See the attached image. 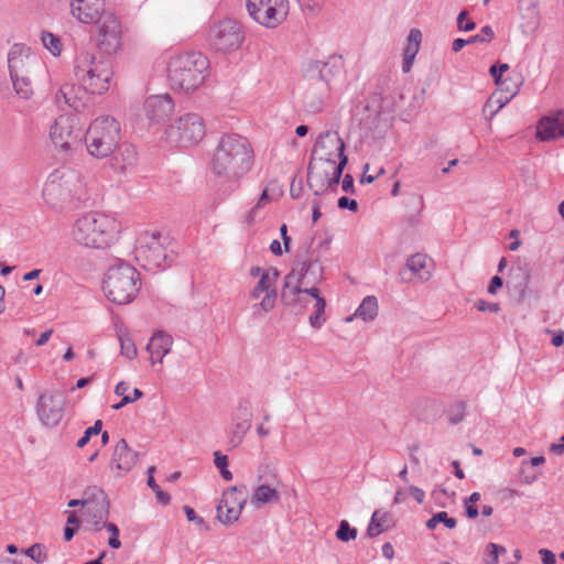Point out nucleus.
<instances>
[{
  "mask_svg": "<svg viewBox=\"0 0 564 564\" xmlns=\"http://www.w3.org/2000/svg\"><path fill=\"white\" fill-rule=\"evenodd\" d=\"M172 344L173 338L171 335L162 330L155 332L147 345L151 362L153 365L155 362L162 364L163 358L171 351Z\"/></svg>",
  "mask_w": 564,
  "mask_h": 564,
  "instance_id": "7c9ffc66",
  "label": "nucleus"
},
{
  "mask_svg": "<svg viewBox=\"0 0 564 564\" xmlns=\"http://www.w3.org/2000/svg\"><path fill=\"white\" fill-rule=\"evenodd\" d=\"M245 34L237 21L227 19L213 25L209 40L217 51L231 52L240 47Z\"/></svg>",
  "mask_w": 564,
  "mask_h": 564,
  "instance_id": "dca6fc26",
  "label": "nucleus"
},
{
  "mask_svg": "<svg viewBox=\"0 0 564 564\" xmlns=\"http://www.w3.org/2000/svg\"><path fill=\"white\" fill-rule=\"evenodd\" d=\"M134 252L135 259L147 270L164 269L169 259L159 231L141 235Z\"/></svg>",
  "mask_w": 564,
  "mask_h": 564,
  "instance_id": "9b49d317",
  "label": "nucleus"
},
{
  "mask_svg": "<svg viewBox=\"0 0 564 564\" xmlns=\"http://www.w3.org/2000/svg\"><path fill=\"white\" fill-rule=\"evenodd\" d=\"M105 529H107V531L110 532L111 534V536L108 540L109 546L111 549H119L121 546V542L118 539L120 533L119 528L115 523L108 522Z\"/></svg>",
  "mask_w": 564,
  "mask_h": 564,
  "instance_id": "4d7b16f0",
  "label": "nucleus"
},
{
  "mask_svg": "<svg viewBox=\"0 0 564 564\" xmlns=\"http://www.w3.org/2000/svg\"><path fill=\"white\" fill-rule=\"evenodd\" d=\"M356 536L357 530L355 528H351L348 521L341 520L336 531V538L341 542H349L351 540H355Z\"/></svg>",
  "mask_w": 564,
  "mask_h": 564,
  "instance_id": "49530a36",
  "label": "nucleus"
},
{
  "mask_svg": "<svg viewBox=\"0 0 564 564\" xmlns=\"http://www.w3.org/2000/svg\"><path fill=\"white\" fill-rule=\"evenodd\" d=\"M83 497H84V500H87L86 505H91L94 502H99L105 499H108L105 491L100 487H97V486L87 487L84 490Z\"/></svg>",
  "mask_w": 564,
  "mask_h": 564,
  "instance_id": "09e8293b",
  "label": "nucleus"
},
{
  "mask_svg": "<svg viewBox=\"0 0 564 564\" xmlns=\"http://www.w3.org/2000/svg\"><path fill=\"white\" fill-rule=\"evenodd\" d=\"M42 43L43 45L54 55L57 56L62 52V42L58 36L54 35L51 32L42 33Z\"/></svg>",
  "mask_w": 564,
  "mask_h": 564,
  "instance_id": "a18cd8bd",
  "label": "nucleus"
},
{
  "mask_svg": "<svg viewBox=\"0 0 564 564\" xmlns=\"http://www.w3.org/2000/svg\"><path fill=\"white\" fill-rule=\"evenodd\" d=\"M410 495L413 497V499L416 500L417 503H423L425 498V492L416 487V486H410L409 487Z\"/></svg>",
  "mask_w": 564,
  "mask_h": 564,
  "instance_id": "338daca9",
  "label": "nucleus"
},
{
  "mask_svg": "<svg viewBox=\"0 0 564 564\" xmlns=\"http://www.w3.org/2000/svg\"><path fill=\"white\" fill-rule=\"evenodd\" d=\"M248 500V490L245 485L228 488L217 506V518L225 524L230 525L238 521L241 511Z\"/></svg>",
  "mask_w": 564,
  "mask_h": 564,
  "instance_id": "f3484780",
  "label": "nucleus"
},
{
  "mask_svg": "<svg viewBox=\"0 0 564 564\" xmlns=\"http://www.w3.org/2000/svg\"><path fill=\"white\" fill-rule=\"evenodd\" d=\"M422 41V33L419 29H412L408 36V43L403 52V56L415 58L419 50L420 44Z\"/></svg>",
  "mask_w": 564,
  "mask_h": 564,
  "instance_id": "a19ab883",
  "label": "nucleus"
},
{
  "mask_svg": "<svg viewBox=\"0 0 564 564\" xmlns=\"http://www.w3.org/2000/svg\"><path fill=\"white\" fill-rule=\"evenodd\" d=\"M206 133L205 123L198 113L182 115L174 124L166 129L167 138L181 147L199 143Z\"/></svg>",
  "mask_w": 564,
  "mask_h": 564,
  "instance_id": "f8f14e48",
  "label": "nucleus"
},
{
  "mask_svg": "<svg viewBox=\"0 0 564 564\" xmlns=\"http://www.w3.org/2000/svg\"><path fill=\"white\" fill-rule=\"evenodd\" d=\"M529 284V268L527 262L517 259L512 262L506 280L510 296L518 303L524 301Z\"/></svg>",
  "mask_w": 564,
  "mask_h": 564,
  "instance_id": "4be33fe9",
  "label": "nucleus"
},
{
  "mask_svg": "<svg viewBox=\"0 0 564 564\" xmlns=\"http://www.w3.org/2000/svg\"><path fill=\"white\" fill-rule=\"evenodd\" d=\"M98 23V46L106 54H113L121 47L122 29L118 18L110 12H102Z\"/></svg>",
  "mask_w": 564,
  "mask_h": 564,
  "instance_id": "6ab92c4d",
  "label": "nucleus"
},
{
  "mask_svg": "<svg viewBox=\"0 0 564 564\" xmlns=\"http://www.w3.org/2000/svg\"><path fill=\"white\" fill-rule=\"evenodd\" d=\"M270 477L272 481L268 479L264 484L259 485L251 496V505L257 508L262 505L276 502L280 499V495L275 488V482H278L276 476L272 474Z\"/></svg>",
  "mask_w": 564,
  "mask_h": 564,
  "instance_id": "72a5a7b5",
  "label": "nucleus"
},
{
  "mask_svg": "<svg viewBox=\"0 0 564 564\" xmlns=\"http://www.w3.org/2000/svg\"><path fill=\"white\" fill-rule=\"evenodd\" d=\"M66 405V399L58 391H47L39 397L36 403V414L40 422L47 427L57 426L63 416Z\"/></svg>",
  "mask_w": 564,
  "mask_h": 564,
  "instance_id": "a211bd4d",
  "label": "nucleus"
},
{
  "mask_svg": "<svg viewBox=\"0 0 564 564\" xmlns=\"http://www.w3.org/2000/svg\"><path fill=\"white\" fill-rule=\"evenodd\" d=\"M503 286V279L499 275H495L491 278L489 285L487 288V292L489 294H496L498 290H500Z\"/></svg>",
  "mask_w": 564,
  "mask_h": 564,
  "instance_id": "0e129e2a",
  "label": "nucleus"
},
{
  "mask_svg": "<svg viewBox=\"0 0 564 564\" xmlns=\"http://www.w3.org/2000/svg\"><path fill=\"white\" fill-rule=\"evenodd\" d=\"M539 554L543 564H555L556 557L552 551L547 549H541L539 550Z\"/></svg>",
  "mask_w": 564,
  "mask_h": 564,
  "instance_id": "69168bd1",
  "label": "nucleus"
},
{
  "mask_svg": "<svg viewBox=\"0 0 564 564\" xmlns=\"http://www.w3.org/2000/svg\"><path fill=\"white\" fill-rule=\"evenodd\" d=\"M509 102L508 97L495 91L486 101L482 113L486 119L491 120L494 116Z\"/></svg>",
  "mask_w": 564,
  "mask_h": 564,
  "instance_id": "58836bf2",
  "label": "nucleus"
},
{
  "mask_svg": "<svg viewBox=\"0 0 564 564\" xmlns=\"http://www.w3.org/2000/svg\"><path fill=\"white\" fill-rule=\"evenodd\" d=\"M529 484V476L527 475V460H523L521 466L512 474L508 487L501 490L505 499L524 496L523 487Z\"/></svg>",
  "mask_w": 564,
  "mask_h": 564,
  "instance_id": "f704fd0d",
  "label": "nucleus"
},
{
  "mask_svg": "<svg viewBox=\"0 0 564 564\" xmlns=\"http://www.w3.org/2000/svg\"><path fill=\"white\" fill-rule=\"evenodd\" d=\"M174 100L169 94L151 95L145 99L144 110L149 120L166 121L174 111Z\"/></svg>",
  "mask_w": 564,
  "mask_h": 564,
  "instance_id": "5701e85b",
  "label": "nucleus"
},
{
  "mask_svg": "<svg viewBox=\"0 0 564 564\" xmlns=\"http://www.w3.org/2000/svg\"><path fill=\"white\" fill-rule=\"evenodd\" d=\"M427 257L424 253H415L411 256L405 263V267L400 270L399 276L402 282H411L414 276H419L421 280H427L430 273L426 272L424 275L422 272L426 267Z\"/></svg>",
  "mask_w": 564,
  "mask_h": 564,
  "instance_id": "473e14b6",
  "label": "nucleus"
},
{
  "mask_svg": "<svg viewBox=\"0 0 564 564\" xmlns=\"http://www.w3.org/2000/svg\"><path fill=\"white\" fill-rule=\"evenodd\" d=\"M143 397V392L139 388H134L132 391V394H126L122 397L121 401L119 403H116L112 405L113 410H120L124 405L132 403Z\"/></svg>",
  "mask_w": 564,
  "mask_h": 564,
  "instance_id": "6e6d98bb",
  "label": "nucleus"
},
{
  "mask_svg": "<svg viewBox=\"0 0 564 564\" xmlns=\"http://www.w3.org/2000/svg\"><path fill=\"white\" fill-rule=\"evenodd\" d=\"M252 413L247 402L239 403L232 415V426L230 431L229 445L237 447L241 444L246 433L251 427Z\"/></svg>",
  "mask_w": 564,
  "mask_h": 564,
  "instance_id": "393cba45",
  "label": "nucleus"
},
{
  "mask_svg": "<svg viewBox=\"0 0 564 564\" xmlns=\"http://www.w3.org/2000/svg\"><path fill=\"white\" fill-rule=\"evenodd\" d=\"M500 556H507L506 547L496 543H489L486 546L484 558L486 564H514V562L500 561Z\"/></svg>",
  "mask_w": 564,
  "mask_h": 564,
  "instance_id": "ea45409f",
  "label": "nucleus"
},
{
  "mask_svg": "<svg viewBox=\"0 0 564 564\" xmlns=\"http://www.w3.org/2000/svg\"><path fill=\"white\" fill-rule=\"evenodd\" d=\"M109 507H110L109 500L105 499L102 501L94 502L91 505H85V510H86V513H91V512L98 513L99 519H102V518L109 517Z\"/></svg>",
  "mask_w": 564,
  "mask_h": 564,
  "instance_id": "3c124183",
  "label": "nucleus"
},
{
  "mask_svg": "<svg viewBox=\"0 0 564 564\" xmlns=\"http://www.w3.org/2000/svg\"><path fill=\"white\" fill-rule=\"evenodd\" d=\"M337 206L340 209H348L350 212H357L358 203L356 199H351L347 196H341L338 198Z\"/></svg>",
  "mask_w": 564,
  "mask_h": 564,
  "instance_id": "052dcab7",
  "label": "nucleus"
},
{
  "mask_svg": "<svg viewBox=\"0 0 564 564\" xmlns=\"http://www.w3.org/2000/svg\"><path fill=\"white\" fill-rule=\"evenodd\" d=\"M141 286L140 273L123 261L111 265L104 280V292L109 301L124 305L133 301Z\"/></svg>",
  "mask_w": 564,
  "mask_h": 564,
  "instance_id": "39448f33",
  "label": "nucleus"
},
{
  "mask_svg": "<svg viewBox=\"0 0 564 564\" xmlns=\"http://www.w3.org/2000/svg\"><path fill=\"white\" fill-rule=\"evenodd\" d=\"M209 62L199 52H185L169 62L167 78L175 90L186 94L196 90L205 80Z\"/></svg>",
  "mask_w": 564,
  "mask_h": 564,
  "instance_id": "20e7f679",
  "label": "nucleus"
},
{
  "mask_svg": "<svg viewBox=\"0 0 564 564\" xmlns=\"http://www.w3.org/2000/svg\"><path fill=\"white\" fill-rule=\"evenodd\" d=\"M294 271V285L314 286L323 279V267L319 263L318 256H315V250H311V245L297 253L291 272Z\"/></svg>",
  "mask_w": 564,
  "mask_h": 564,
  "instance_id": "2eb2a0df",
  "label": "nucleus"
},
{
  "mask_svg": "<svg viewBox=\"0 0 564 564\" xmlns=\"http://www.w3.org/2000/svg\"><path fill=\"white\" fill-rule=\"evenodd\" d=\"M120 232L118 220L102 213H87L73 226L74 240L87 248L105 249L115 243Z\"/></svg>",
  "mask_w": 564,
  "mask_h": 564,
  "instance_id": "7ed1b4c3",
  "label": "nucleus"
},
{
  "mask_svg": "<svg viewBox=\"0 0 564 564\" xmlns=\"http://www.w3.org/2000/svg\"><path fill=\"white\" fill-rule=\"evenodd\" d=\"M214 463L215 466L219 469L221 476L226 480L232 479L231 471L227 468L228 466V457L226 455H223L219 451L214 453Z\"/></svg>",
  "mask_w": 564,
  "mask_h": 564,
  "instance_id": "8fccbe9b",
  "label": "nucleus"
},
{
  "mask_svg": "<svg viewBox=\"0 0 564 564\" xmlns=\"http://www.w3.org/2000/svg\"><path fill=\"white\" fill-rule=\"evenodd\" d=\"M118 339L120 343V354L129 360L134 359L138 355V351L133 340L123 333H119Z\"/></svg>",
  "mask_w": 564,
  "mask_h": 564,
  "instance_id": "c03bdc74",
  "label": "nucleus"
},
{
  "mask_svg": "<svg viewBox=\"0 0 564 564\" xmlns=\"http://www.w3.org/2000/svg\"><path fill=\"white\" fill-rule=\"evenodd\" d=\"M51 140L55 147L67 152L80 144L83 129L76 116H59L50 131Z\"/></svg>",
  "mask_w": 564,
  "mask_h": 564,
  "instance_id": "4468645a",
  "label": "nucleus"
},
{
  "mask_svg": "<svg viewBox=\"0 0 564 564\" xmlns=\"http://www.w3.org/2000/svg\"><path fill=\"white\" fill-rule=\"evenodd\" d=\"M139 454L132 451L124 438H120L115 446L111 468L121 473L130 471L137 463Z\"/></svg>",
  "mask_w": 564,
  "mask_h": 564,
  "instance_id": "c756f323",
  "label": "nucleus"
},
{
  "mask_svg": "<svg viewBox=\"0 0 564 564\" xmlns=\"http://www.w3.org/2000/svg\"><path fill=\"white\" fill-rule=\"evenodd\" d=\"M392 525L393 519L389 511L382 509L375 510L367 528V536L373 539L388 531Z\"/></svg>",
  "mask_w": 564,
  "mask_h": 564,
  "instance_id": "c9c22d12",
  "label": "nucleus"
},
{
  "mask_svg": "<svg viewBox=\"0 0 564 564\" xmlns=\"http://www.w3.org/2000/svg\"><path fill=\"white\" fill-rule=\"evenodd\" d=\"M75 76L90 94H104L110 87L113 72L108 59H97L89 53H80L76 57Z\"/></svg>",
  "mask_w": 564,
  "mask_h": 564,
  "instance_id": "0eeeda50",
  "label": "nucleus"
},
{
  "mask_svg": "<svg viewBox=\"0 0 564 564\" xmlns=\"http://www.w3.org/2000/svg\"><path fill=\"white\" fill-rule=\"evenodd\" d=\"M89 90L84 85L76 86L74 84H64L56 93V101L58 104L64 101L65 105L73 108L75 111L80 112L87 106Z\"/></svg>",
  "mask_w": 564,
  "mask_h": 564,
  "instance_id": "a878e982",
  "label": "nucleus"
},
{
  "mask_svg": "<svg viewBox=\"0 0 564 564\" xmlns=\"http://www.w3.org/2000/svg\"><path fill=\"white\" fill-rule=\"evenodd\" d=\"M295 271L289 272L284 278V286L281 292V300L284 305L295 308H307L311 304L314 312L310 316V325L318 329L325 323L324 312L326 301L319 295V290L315 286L302 288V285H294Z\"/></svg>",
  "mask_w": 564,
  "mask_h": 564,
  "instance_id": "423d86ee",
  "label": "nucleus"
},
{
  "mask_svg": "<svg viewBox=\"0 0 564 564\" xmlns=\"http://www.w3.org/2000/svg\"><path fill=\"white\" fill-rule=\"evenodd\" d=\"M25 554L36 563H42L47 557L44 545L40 543H35L31 547H29L25 551Z\"/></svg>",
  "mask_w": 564,
  "mask_h": 564,
  "instance_id": "864d4df0",
  "label": "nucleus"
},
{
  "mask_svg": "<svg viewBox=\"0 0 564 564\" xmlns=\"http://www.w3.org/2000/svg\"><path fill=\"white\" fill-rule=\"evenodd\" d=\"M466 411V403L464 401L457 402L449 406L447 411L448 421L456 425L464 420Z\"/></svg>",
  "mask_w": 564,
  "mask_h": 564,
  "instance_id": "de8ad7c7",
  "label": "nucleus"
},
{
  "mask_svg": "<svg viewBox=\"0 0 564 564\" xmlns=\"http://www.w3.org/2000/svg\"><path fill=\"white\" fill-rule=\"evenodd\" d=\"M329 153H321V156L312 155L307 166V185L315 195L323 194L327 188L337 185L348 163L347 155L336 163L329 159Z\"/></svg>",
  "mask_w": 564,
  "mask_h": 564,
  "instance_id": "1a4fd4ad",
  "label": "nucleus"
},
{
  "mask_svg": "<svg viewBox=\"0 0 564 564\" xmlns=\"http://www.w3.org/2000/svg\"><path fill=\"white\" fill-rule=\"evenodd\" d=\"M306 87L304 91L305 108L310 112H318L323 104L329 98L332 87L324 80L318 79L319 73L315 70H303Z\"/></svg>",
  "mask_w": 564,
  "mask_h": 564,
  "instance_id": "412c9836",
  "label": "nucleus"
},
{
  "mask_svg": "<svg viewBox=\"0 0 564 564\" xmlns=\"http://www.w3.org/2000/svg\"><path fill=\"white\" fill-rule=\"evenodd\" d=\"M101 0H72V14L82 23H95L102 14Z\"/></svg>",
  "mask_w": 564,
  "mask_h": 564,
  "instance_id": "c85d7f7f",
  "label": "nucleus"
},
{
  "mask_svg": "<svg viewBox=\"0 0 564 564\" xmlns=\"http://www.w3.org/2000/svg\"><path fill=\"white\" fill-rule=\"evenodd\" d=\"M344 69V61L340 55H332L327 61H310L303 70H315L319 73L321 80H324L332 87L336 77H338Z\"/></svg>",
  "mask_w": 564,
  "mask_h": 564,
  "instance_id": "b1692460",
  "label": "nucleus"
},
{
  "mask_svg": "<svg viewBox=\"0 0 564 564\" xmlns=\"http://www.w3.org/2000/svg\"><path fill=\"white\" fill-rule=\"evenodd\" d=\"M475 306L479 312L498 313L500 310V305L498 303H491L485 300H478Z\"/></svg>",
  "mask_w": 564,
  "mask_h": 564,
  "instance_id": "13d9d810",
  "label": "nucleus"
},
{
  "mask_svg": "<svg viewBox=\"0 0 564 564\" xmlns=\"http://www.w3.org/2000/svg\"><path fill=\"white\" fill-rule=\"evenodd\" d=\"M25 61L22 56V48L14 45L8 54V67L15 93L23 99H29L32 94V85L26 75Z\"/></svg>",
  "mask_w": 564,
  "mask_h": 564,
  "instance_id": "aec40b11",
  "label": "nucleus"
},
{
  "mask_svg": "<svg viewBox=\"0 0 564 564\" xmlns=\"http://www.w3.org/2000/svg\"><path fill=\"white\" fill-rule=\"evenodd\" d=\"M550 453L555 455H562L564 453V435L561 436L558 444L550 445Z\"/></svg>",
  "mask_w": 564,
  "mask_h": 564,
  "instance_id": "774afa93",
  "label": "nucleus"
},
{
  "mask_svg": "<svg viewBox=\"0 0 564 564\" xmlns=\"http://www.w3.org/2000/svg\"><path fill=\"white\" fill-rule=\"evenodd\" d=\"M523 84V77L519 74L507 76L502 85L498 86L497 91L508 97L510 101L519 91L520 86Z\"/></svg>",
  "mask_w": 564,
  "mask_h": 564,
  "instance_id": "4c0bfd02",
  "label": "nucleus"
},
{
  "mask_svg": "<svg viewBox=\"0 0 564 564\" xmlns=\"http://www.w3.org/2000/svg\"><path fill=\"white\" fill-rule=\"evenodd\" d=\"M183 510L186 514L187 521L195 522L198 525H203L205 523L204 519L196 514L195 510L189 506H184Z\"/></svg>",
  "mask_w": 564,
  "mask_h": 564,
  "instance_id": "e2e57ef3",
  "label": "nucleus"
},
{
  "mask_svg": "<svg viewBox=\"0 0 564 564\" xmlns=\"http://www.w3.org/2000/svg\"><path fill=\"white\" fill-rule=\"evenodd\" d=\"M250 18L258 24L275 29L288 18L289 0H247Z\"/></svg>",
  "mask_w": 564,
  "mask_h": 564,
  "instance_id": "9d476101",
  "label": "nucleus"
},
{
  "mask_svg": "<svg viewBox=\"0 0 564 564\" xmlns=\"http://www.w3.org/2000/svg\"><path fill=\"white\" fill-rule=\"evenodd\" d=\"M280 272L276 268L265 269L258 283L250 291L252 300H260L252 306V315L256 318L261 317L263 314L272 311L275 306L278 299L276 280Z\"/></svg>",
  "mask_w": 564,
  "mask_h": 564,
  "instance_id": "ddd939ff",
  "label": "nucleus"
},
{
  "mask_svg": "<svg viewBox=\"0 0 564 564\" xmlns=\"http://www.w3.org/2000/svg\"><path fill=\"white\" fill-rule=\"evenodd\" d=\"M120 124L110 116L95 119L85 134L86 148L90 155L102 159L110 155L120 140Z\"/></svg>",
  "mask_w": 564,
  "mask_h": 564,
  "instance_id": "6e6552de",
  "label": "nucleus"
},
{
  "mask_svg": "<svg viewBox=\"0 0 564 564\" xmlns=\"http://www.w3.org/2000/svg\"><path fill=\"white\" fill-rule=\"evenodd\" d=\"M254 153L249 140L240 134H224L210 162L215 176L237 183L251 169Z\"/></svg>",
  "mask_w": 564,
  "mask_h": 564,
  "instance_id": "f257e3e1",
  "label": "nucleus"
},
{
  "mask_svg": "<svg viewBox=\"0 0 564 564\" xmlns=\"http://www.w3.org/2000/svg\"><path fill=\"white\" fill-rule=\"evenodd\" d=\"M467 17V11L463 10L459 12L457 17V28L462 31H471L475 29L476 24L474 21H467V23H464V20Z\"/></svg>",
  "mask_w": 564,
  "mask_h": 564,
  "instance_id": "680f3d73",
  "label": "nucleus"
},
{
  "mask_svg": "<svg viewBox=\"0 0 564 564\" xmlns=\"http://www.w3.org/2000/svg\"><path fill=\"white\" fill-rule=\"evenodd\" d=\"M42 194L47 206L58 213L78 208L82 202L88 199L80 174L68 167L54 170Z\"/></svg>",
  "mask_w": 564,
  "mask_h": 564,
  "instance_id": "f03ea898",
  "label": "nucleus"
},
{
  "mask_svg": "<svg viewBox=\"0 0 564 564\" xmlns=\"http://www.w3.org/2000/svg\"><path fill=\"white\" fill-rule=\"evenodd\" d=\"M495 36L494 30L490 25H485L481 28L480 33L475 34L469 37L470 43H485L490 42Z\"/></svg>",
  "mask_w": 564,
  "mask_h": 564,
  "instance_id": "5fc2aeb1",
  "label": "nucleus"
},
{
  "mask_svg": "<svg viewBox=\"0 0 564 564\" xmlns=\"http://www.w3.org/2000/svg\"><path fill=\"white\" fill-rule=\"evenodd\" d=\"M536 137L540 141L564 137V110L541 119L536 126Z\"/></svg>",
  "mask_w": 564,
  "mask_h": 564,
  "instance_id": "cd10ccee",
  "label": "nucleus"
},
{
  "mask_svg": "<svg viewBox=\"0 0 564 564\" xmlns=\"http://www.w3.org/2000/svg\"><path fill=\"white\" fill-rule=\"evenodd\" d=\"M438 523H444L448 529H454L457 525L455 518L448 517L445 511H440L426 521V528L429 530H434Z\"/></svg>",
  "mask_w": 564,
  "mask_h": 564,
  "instance_id": "79ce46f5",
  "label": "nucleus"
},
{
  "mask_svg": "<svg viewBox=\"0 0 564 564\" xmlns=\"http://www.w3.org/2000/svg\"><path fill=\"white\" fill-rule=\"evenodd\" d=\"M101 427H102V421L97 420L94 423V425L88 427L84 432V435L77 441V447L83 448L84 446H86L93 435H98L99 433H101Z\"/></svg>",
  "mask_w": 564,
  "mask_h": 564,
  "instance_id": "603ef678",
  "label": "nucleus"
},
{
  "mask_svg": "<svg viewBox=\"0 0 564 564\" xmlns=\"http://www.w3.org/2000/svg\"><path fill=\"white\" fill-rule=\"evenodd\" d=\"M111 165L115 170L126 172L133 167L138 161V153L134 145L121 143L113 150Z\"/></svg>",
  "mask_w": 564,
  "mask_h": 564,
  "instance_id": "2f4dec72",
  "label": "nucleus"
},
{
  "mask_svg": "<svg viewBox=\"0 0 564 564\" xmlns=\"http://www.w3.org/2000/svg\"><path fill=\"white\" fill-rule=\"evenodd\" d=\"M155 468L152 466L148 469L149 477L147 480L148 486L154 491L156 501L162 506H167L171 501V497L167 492L163 491L160 486L155 482L152 473Z\"/></svg>",
  "mask_w": 564,
  "mask_h": 564,
  "instance_id": "37998d69",
  "label": "nucleus"
},
{
  "mask_svg": "<svg viewBox=\"0 0 564 564\" xmlns=\"http://www.w3.org/2000/svg\"><path fill=\"white\" fill-rule=\"evenodd\" d=\"M310 245H311V250H315V256H318V257H319V253H321V252H326V251H328V249H329V245H330V239L325 238V239H323V240H321V241L318 242V245L316 246V248H313V245H314V238L312 237V238H310V240L307 241V243H306L305 248H306L307 246H310Z\"/></svg>",
  "mask_w": 564,
  "mask_h": 564,
  "instance_id": "bf43d9fd",
  "label": "nucleus"
},
{
  "mask_svg": "<svg viewBox=\"0 0 564 564\" xmlns=\"http://www.w3.org/2000/svg\"><path fill=\"white\" fill-rule=\"evenodd\" d=\"M345 142L336 131H325L315 142L312 155L321 156V153H329V159L341 160L345 154Z\"/></svg>",
  "mask_w": 564,
  "mask_h": 564,
  "instance_id": "bb28decb",
  "label": "nucleus"
},
{
  "mask_svg": "<svg viewBox=\"0 0 564 564\" xmlns=\"http://www.w3.org/2000/svg\"><path fill=\"white\" fill-rule=\"evenodd\" d=\"M378 301L376 296H366L358 308L355 316L360 317L365 322L373 321L378 315Z\"/></svg>",
  "mask_w": 564,
  "mask_h": 564,
  "instance_id": "e433bc0d",
  "label": "nucleus"
}]
</instances>
